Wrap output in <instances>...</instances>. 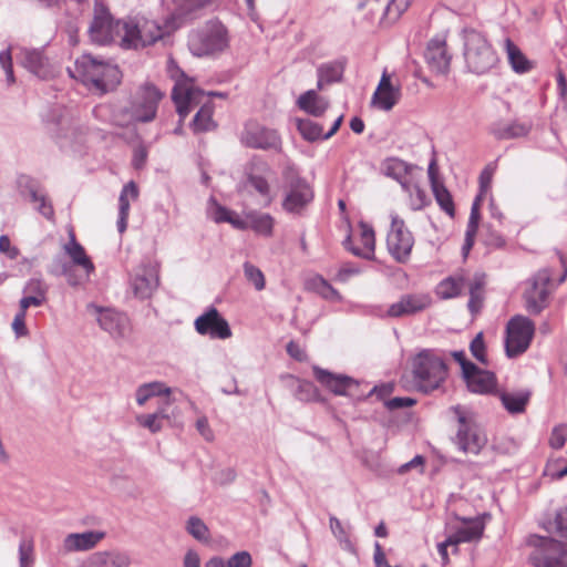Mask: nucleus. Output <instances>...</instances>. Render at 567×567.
I'll return each instance as SVG.
<instances>
[{
    "label": "nucleus",
    "mask_w": 567,
    "mask_h": 567,
    "mask_svg": "<svg viewBox=\"0 0 567 567\" xmlns=\"http://www.w3.org/2000/svg\"><path fill=\"white\" fill-rule=\"evenodd\" d=\"M105 537L104 532L90 530L84 533L69 534L63 540V547L66 551L90 550Z\"/></svg>",
    "instance_id": "c85d7f7f"
},
{
    "label": "nucleus",
    "mask_w": 567,
    "mask_h": 567,
    "mask_svg": "<svg viewBox=\"0 0 567 567\" xmlns=\"http://www.w3.org/2000/svg\"><path fill=\"white\" fill-rule=\"evenodd\" d=\"M109 566L111 567H128L131 564L130 556L124 551L110 550Z\"/></svg>",
    "instance_id": "680f3d73"
},
{
    "label": "nucleus",
    "mask_w": 567,
    "mask_h": 567,
    "mask_svg": "<svg viewBox=\"0 0 567 567\" xmlns=\"http://www.w3.org/2000/svg\"><path fill=\"white\" fill-rule=\"evenodd\" d=\"M486 275L484 272L477 271L473 276H468L462 270L441 280L436 286L435 293L440 299L447 300L461 296L463 290L467 288L470 295L468 311L472 315H477L483 308Z\"/></svg>",
    "instance_id": "7ed1b4c3"
},
{
    "label": "nucleus",
    "mask_w": 567,
    "mask_h": 567,
    "mask_svg": "<svg viewBox=\"0 0 567 567\" xmlns=\"http://www.w3.org/2000/svg\"><path fill=\"white\" fill-rule=\"evenodd\" d=\"M194 326L197 333L208 336L210 339L225 340L233 334L228 321L214 306H210L203 315L197 317Z\"/></svg>",
    "instance_id": "6ab92c4d"
},
{
    "label": "nucleus",
    "mask_w": 567,
    "mask_h": 567,
    "mask_svg": "<svg viewBox=\"0 0 567 567\" xmlns=\"http://www.w3.org/2000/svg\"><path fill=\"white\" fill-rule=\"evenodd\" d=\"M123 29H126L124 38H122V48L137 49L155 43L162 39L165 32H169L153 20L145 18L125 19Z\"/></svg>",
    "instance_id": "9d476101"
},
{
    "label": "nucleus",
    "mask_w": 567,
    "mask_h": 567,
    "mask_svg": "<svg viewBox=\"0 0 567 567\" xmlns=\"http://www.w3.org/2000/svg\"><path fill=\"white\" fill-rule=\"evenodd\" d=\"M483 535V526L478 524H474L471 526L460 527L450 535V542L454 543V546L460 545L461 543H471L474 540H478Z\"/></svg>",
    "instance_id": "79ce46f5"
},
{
    "label": "nucleus",
    "mask_w": 567,
    "mask_h": 567,
    "mask_svg": "<svg viewBox=\"0 0 567 567\" xmlns=\"http://www.w3.org/2000/svg\"><path fill=\"white\" fill-rule=\"evenodd\" d=\"M19 61L24 69L39 79L47 80L54 74L53 69L42 50L22 49L20 51Z\"/></svg>",
    "instance_id": "393cba45"
},
{
    "label": "nucleus",
    "mask_w": 567,
    "mask_h": 567,
    "mask_svg": "<svg viewBox=\"0 0 567 567\" xmlns=\"http://www.w3.org/2000/svg\"><path fill=\"white\" fill-rule=\"evenodd\" d=\"M414 245L412 233L405 227L404 220L392 216L391 229L386 236V247L390 255L400 264L410 259Z\"/></svg>",
    "instance_id": "4468645a"
},
{
    "label": "nucleus",
    "mask_w": 567,
    "mask_h": 567,
    "mask_svg": "<svg viewBox=\"0 0 567 567\" xmlns=\"http://www.w3.org/2000/svg\"><path fill=\"white\" fill-rule=\"evenodd\" d=\"M185 529L198 542L207 543L209 540V529L204 520L197 516H190L187 519Z\"/></svg>",
    "instance_id": "49530a36"
},
{
    "label": "nucleus",
    "mask_w": 567,
    "mask_h": 567,
    "mask_svg": "<svg viewBox=\"0 0 567 567\" xmlns=\"http://www.w3.org/2000/svg\"><path fill=\"white\" fill-rule=\"evenodd\" d=\"M240 142L250 148L275 152L281 151V138L277 131L255 121H249L245 124L240 133Z\"/></svg>",
    "instance_id": "ddd939ff"
},
{
    "label": "nucleus",
    "mask_w": 567,
    "mask_h": 567,
    "mask_svg": "<svg viewBox=\"0 0 567 567\" xmlns=\"http://www.w3.org/2000/svg\"><path fill=\"white\" fill-rule=\"evenodd\" d=\"M87 310L97 315L100 328L106 331L114 339H123L130 330L128 317L120 311L110 308H102L95 303H89Z\"/></svg>",
    "instance_id": "f3484780"
},
{
    "label": "nucleus",
    "mask_w": 567,
    "mask_h": 567,
    "mask_svg": "<svg viewBox=\"0 0 567 567\" xmlns=\"http://www.w3.org/2000/svg\"><path fill=\"white\" fill-rule=\"evenodd\" d=\"M530 131V125L514 121L507 124H499L493 128V134L498 140H509L526 136Z\"/></svg>",
    "instance_id": "58836bf2"
},
{
    "label": "nucleus",
    "mask_w": 567,
    "mask_h": 567,
    "mask_svg": "<svg viewBox=\"0 0 567 567\" xmlns=\"http://www.w3.org/2000/svg\"><path fill=\"white\" fill-rule=\"evenodd\" d=\"M528 544L534 547L528 560L535 567H567V544L551 537L532 535Z\"/></svg>",
    "instance_id": "6e6552de"
},
{
    "label": "nucleus",
    "mask_w": 567,
    "mask_h": 567,
    "mask_svg": "<svg viewBox=\"0 0 567 567\" xmlns=\"http://www.w3.org/2000/svg\"><path fill=\"white\" fill-rule=\"evenodd\" d=\"M555 532L567 539V507L559 508L555 514Z\"/></svg>",
    "instance_id": "4d7b16f0"
},
{
    "label": "nucleus",
    "mask_w": 567,
    "mask_h": 567,
    "mask_svg": "<svg viewBox=\"0 0 567 567\" xmlns=\"http://www.w3.org/2000/svg\"><path fill=\"white\" fill-rule=\"evenodd\" d=\"M482 240L486 247L492 249L503 248L506 244V240L503 237V235L494 230L491 226L484 227Z\"/></svg>",
    "instance_id": "603ef678"
},
{
    "label": "nucleus",
    "mask_w": 567,
    "mask_h": 567,
    "mask_svg": "<svg viewBox=\"0 0 567 567\" xmlns=\"http://www.w3.org/2000/svg\"><path fill=\"white\" fill-rule=\"evenodd\" d=\"M329 523H330L331 533L339 540L342 548L348 551L353 553L354 546H353L352 542L350 540L342 523L336 516H330Z\"/></svg>",
    "instance_id": "de8ad7c7"
},
{
    "label": "nucleus",
    "mask_w": 567,
    "mask_h": 567,
    "mask_svg": "<svg viewBox=\"0 0 567 567\" xmlns=\"http://www.w3.org/2000/svg\"><path fill=\"white\" fill-rule=\"evenodd\" d=\"M567 441V429L565 426H556L551 431L549 445L553 449L559 450L561 449Z\"/></svg>",
    "instance_id": "bf43d9fd"
},
{
    "label": "nucleus",
    "mask_w": 567,
    "mask_h": 567,
    "mask_svg": "<svg viewBox=\"0 0 567 567\" xmlns=\"http://www.w3.org/2000/svg\"><path fill=\"white\" fill-rule=\"evenodd\" d=\"M361 241L363 247L353 246L350 248V251L357 256L364 259H371L374 255V231L372 228H369L365 224H361Z\"/></svg>",
    "instance_id": "ea45409f"
},
{
    "label": "nucleus",
    "mask_w": 567,
    "mask_h": 567,
    "mask_svg": "<svg viewBox=\"0 0 567 567\" xmlns=\"http://www.w3.org/2000/svg\"><path fill=\"white\" fill-rule=\"evenodd\" d=\"M535 323L525 316L516 315L506 324L505 353L508 358L523 354L530 346Z\"/></svg>",
    "instance_id": "f8f14e48"
},
{
    "label": "nucleus",
    "mask_w": 567,
    "mask_h": 567,
    "mask_svg": "<svg viewBox=\"0 0 567 567\" xmlns=\"http://www.w3.org/2000/svg\"><path fill=\"white\" fill-rule=\"evenodd\" d=\"M171 73L172 78L175 79V85L172 90V100L176 105L181 121H183L194 107L200 106L190 123L193 132L198 134L215 130L217 124L213 120L214 104L208 100V96L224 97L225 94L218 92L206 94L203 90L196 87L193 80L177 66L174 71L172 70Z\"/></svg>",
    "instance_id": "f257e3e1"
},
{
    "label": "nucleus",
    "mask_w": 567,
    "mask_h": 567,
    "mask_svg": "<svg viewBox=\"0 0 567 567\" xmlns=\"http://www.w3.org/2000/svg\"><path fill=\"white\" fill-rule=\"evenodd\" d=\"M412 0H390L381 18L382 23L393 24L409 9Z\"/></svg>",
    "instance_id": "37998d69"
},
{
    "label": "nucleus",
    "mask_w": 567,
    "mask_h": 567,
    "mask_svg": "<svg viewBox=\"0 0 567 567\" xmlns=\"http://www.w3.org/2000/svg\"><path fill=\"white\" fill-rule=\"evenodd\" d=\"M313 199L312 188L306 183L292 186L282 202L285 210L300 213Z\"/></svg>",
    "instance_id": "cd10ccee"
},
{
    "label": "nucleus",
    "mask_w": 567,
    "mask_h": 567,
    "mask_svg": "<svg viewBox=\"0 0 567 567\" xmlns=\"http://www.w3.org/2000/svg\"><path fill=\"white\" fill-rule=\"evenodd\" d=\"M470 350L472 355L481 363L487 364L485 354V342L483 339V332H478L470 343Z\"/></svg>",
    "instance_id": "864d4df0"
},
{
    "label": "nucleus",
    "mask_w": 567,
    "mask_h": 567,
    "mask_svg": "<svg viewBox=\"0 0 567 567\" xmlns=\"http://www.w3.org/2000/svg\"><path fill=\"white\" fill-rule=\"evenodd\" d=\"M171 389L166 388L164 383L161 382H152L145 383L137 388L136 390V402L138 405H144L153 396H158L162 394H169Z\"/></svg>",
    "instance_id": "a19ab883"
},
{
    "label": "nucleus",
    "mask_w": 567,
    "mask_h": 567,
    "mask_svg": "<svg viewBox=\"0 0 567 567\" xmlns=\"http://www.w3.org/2000/svg\"><path fill=\"white\" fill-rule=\"evenodd\" d=\"M317 290L326 299H340L339 292L322 277L318 278Z\"/></svg>",
    "instance_id": "0e129e2a"
},
{
    "label": "nucleus",
    "mask_w": 567,
    "mask_h": 567,
    "mask_svg": "<svg viewBox=\"0 0 567 567\" xmlns=\"http://www.w3.org/2000/svg\"><path fill=\"white\" fill-rule=\"evenodd\" d=\"M424 56L432 72L446 74L450 71L451 55L447 53L444 40L432 39L426 47Z\"/></svg>",
    "instance_id": "a878e982"
},
{
    "label": "nucleus",
    "mask_w": 567,
    "mask_h": 567,
    "mask_svg": "<svg viewBox=\"0 0 567 567\" xmlns=\"http://www.w3.org/2000/svg\"><path fill=\"white\" fill-rule=\"evenodd\" d=\"M463 379L470 392L475 394H492L496 390L497 380L493 372L483 370L476 364H467Z\"/></svg>",
    "instance_id": "412c9836"
},
{
    "label": "nucleus",
    "mask_w": 567,
    "mask_h": 567,
    "mask_svg": "<svg viewBox=\"0 0 567 567\" xmlns=\"http://www.w3.org/2000/svg\"><path fill=\"white\" fill-rule=\"evenodd\" d=\"M138 195V186L133 179L125 184L121 190L118 197V219L116 223L117 230L120 234H123L127 228V219L130 215L131 203L137 200Z\"/></svg>",
    "instance_id": "bb28decb"
},
{
    "label": "nucleus",
    "mask_w": 567,
    "mask_h": 567,
    "mask_svg": "<svg viewBox=\"0 0 567 567\" xmlns=\"http://www.w3.org/2000/svg\"><path fill=\"white\" fill-rule=\"evenodd\" d=\"M55 125L59 130L58 137H68L70 132L74 128L73 120L64 114L59 115Z\"/></svg>",
    "instance_id": "e2e57ef3"
},
{
    "label": "nucleus",
    "mask_w": 567,
    "mask_h": 567,
    "mask_svg": "<svg viewBox=\"0 0 567 567\" xmlns=\"http://www.w3.org/2000/svg\"><path fill=\"white\" fill-rule=\"evenodd\" d=\"M400 99V85H393L390 74L384 70L371 97V105L381 111L389 112L399 103Z\"/></svg>",
    "instance_id": "4be33fe9"
},
{
    "label": "nucleus",
    "mask_w": 567,
    "mask_h": 567,
    "mask_svg": "<svg viewBox=\"0 0 567 567\" xmlns=\"http://www.w3.org/2000/svg\"><path fill=\"white\" fill-rule=\"evenodd\" d=\"M499 399L504 408L512 414L523 413L530 399L529 391H519L516 393L502 392Z\"/></svg>",
    "instance_id": "e433bc0d"
},
{
    "label": "nucleus",
    "mask_w": 567,
    "mask_h": 567,
    "mask_svg": "<svg viewBox=\"0 0 567 567\" xmlns=\"http://www.w3.org/2000/svg\"><path fill=\"white\" fill-rule=\"evenodd\" d=\"M464 60L470 72L482 75L498 63V55L486 37L476 30L464 31Z\"/></svg>",
    "instance_id": "39448f33"
},
{
    "label": "nucleus",
    "mask_w": 567,
    "mask_h": 567,
    "mask_svg": "<svg viewBox=\"0 0 567 567\" xmlns=\"http://www.w3.org/2000/svg\"><path fill=\"white\" fill-rule=\"evenodd\" d=\"M249 229L256 234L269 237L272 235L275 220L270 214L251 210L247 213Z\"/></svg>",
    "instance_id": "4c0bfd02"
},
{
    "label": "nucleus",
    "mask_w": 567,
    "mask_h": 567,
    "mask_svg": "<svg viewBox=\"0 0 567 567\" xmlns=\"http://www.w3.org/2000/svg\"><path fill=\"white\" fill-rule=\"evenodd\" d=\"M457 420L458 429L455 443L464 453L478 454L486 443L485 435L481 432L474 415L461 405L450 408Z\"/></svg>",
    "instance_id": "1a4fd4ad"
},
{
    "label": "nucleus",
    "mask_w": 567,
    "mask_h": 567,
    "mask_svg": "<svg viewBox=\"0 0 567 567\" xmlns=\"http://www.w3.org/2000/svg\"><path fill=\"white\" fill-rule=\"evenodd\" d=\"M297 105L301 111L319 117L329 109L330 103L326 97L319 95L316 90H308L298 97Z\"/></svg>",
    "instance_id": "7c9ffc66"
},
{
    "label": "nucleus",
    "mask_w": 567,
    "mask_h": 567,
    "mask_svg": "<svg viewBox=\"0 0 567 567\" xmlns=\"http://www.w3.org/2000/svg\"><path fill=\"white\" fill-rule=\"evenodd\" d=\"M444 179H430L431 188L440 208L450 217L455 216V206L450 190L443 183Z\"/></svg>",
    "instance_id": "c9c22d12"
},
{
    "label": "nucleus",
    "mask_w": 567,
    "mask_h": 567,
    "mask_svg": "<svg viewBox=\"0 0 567 567\" xmlns=\"http://www.w3.org/2000/svg\"><path fill=\"white\" fill-rule=\"evenodd\" d=\"M523 285L522 299L525 310L532 316L540 315L549 306L551 270L542 268Z\"/></svg>",
    "instance_id": "0eeeda50"
},
{
    "label": "nucleus",
    "mask_w": 567,
    "mask_h": 567,
    "mask_svg": "<svg viewBox=\"0 0 567 567\" xmlns=\"http://www.w3.org/2000/svg\"><path fill=\"white\" fill-rule=\"evenodd\" d=\"M159 414H141L136 416L138 425L150 430L152 433H157L163 429V422L158 420Z\"/></svg>",
    "instance_id": "5fc2aeb1"
},
{
    "label": "nucleus",
    "mask_w": 567,
    "mask_h": 567,
    "mask_svg": "<svg viewBox=\"0 0 567 567\" xmlns=\"http://www.w3.org/2000/svg\"><path fill=\"white\" fill-rule=\"evenodd\" d=\"M414 404H416V400L409 398V396H404V398L396 396V398L388 399L384 402V405L389 411H395V410H400V409H404V408H410V406H413Z\"/></svg>",
    "instance_id": "13d9d810"
},
{
    "label": "nucleus",
    "mask_w": 567,
    "mask_h": 567,
    "mask_svg": "<svg viewBox=\"0 0 567 567\" xmlns=\"http://www.w3.org/2000/svg\"><path fill=\"white\" fill-rule=\"evenodd\" d=\"M346 65L344 58L322 63L317 68V76L327 80V84L339 83L343 79Z\"/></svg>",
    "instance_id": "f704fd0d"
},
{
    "label": "nucleus",
    "mask_w": 567,
    "mask_h": 567,
    "mask_svg": "<svg viewBox=\"0 0 567 567\" xmlns=\"http://www.w3.org/2000/svg\"><path fill=\"white\" fill-rule=\"evenodd\" d=\"M63 250L71 258L73 265L84 269L86 278L94 272V264L86 255L84 247L78 243L73 230H70L69 241L63 246Z\"/></svg>",
    "instance_id": "c756f323"
},
{
    "label": "nucleus",
    "mask_w": 567,
    "mask_h": 567,
    "mask_svg": "<svg viewBox=\"0 0 567 567\" xmlns=\"http://www.w3.org/2000/svg\"><path fill=\"white\" fill-rule=\"evenodd\" d=\"M230 209L220 205L214 196H210L207 203V215L217 224L226 223L230 215Z\"/></svg>",
    "instance_id": "09e8293b"
},
{
    "label": "nucleus",
    "mask_w": 567,
    "mask_h": 567,
    "mask_svg": "<svg viewBox=\"0 0 567 567\" xmlns=\"http://www.w3.org/2000/svg\"><path fill=\"white\" fill-rule=\"evenodd\" d=\"M412 374L415 388L430 393L445 381L447 365L435 350L423 349L412 359Z\"/></svg>",
    "instance_id": "20e7f679"
},
{
    "label": "nucleus",
    "mask_w": 567,
    "mask_h": 567,
    "mask_svg": "<svg viewBox=\"0 0 567 567\" xmlns=\"http://www.w3.org/2000/svg\"><path fill=\"white\" fill-rule=\"evenodd\" d=\"M505 51L514 72L523 74L533 69V62L525 56L522 50L509 38L505 40Z\"/></svg>",
    "instance_id": "72a5a7b5"
},
{
    "label": "nucleus",
    "mask_w": 567,
    "mask_h": 567,
    "mask_svg": "<svg viewBox=\"0 0 567 567\" xmlns=\"http://www.w3.org/2000/svg\"><path fill=\"white\" fill-rule=\"evenodd\" d=\"M12 330L18 338L28 336L29 331L25 326V313L23 310H19L12 321Z\"/></svg>",
    "instance_id": "338daca9"
},
{
    "label": "nucleus",
    "mask_w": 567,
    "mask_h": 567,
    "mask_svg": "<svg viewBox=\"0 0 567 567\" xmlns=\"http://www.w3.org/2000/svg\"><path fill=\"white\" fill-rule=\"evenodd\" d=\"M316 380L336 395H347L355 400L363 399L359 392L360 382L344 374H334L320 367L312 369Z\"/></svg>",
    "instance_id": "2eb2a0df"
},
{
    "label": "nucleus",
    "mask_w": 567,
    "mask_h": 567,
    "mask_svg": "<svg viewBox=\"0 0 567 567\" xmlns=\"http://www.w3.org/2000/svg\"><path fill=\"white\" fill-rule=\"evenodd\" d=\"M297 128L301 136L308 142L323 140L322 126L310 118H300L297 121Z\"/></svg>",
    "instance_id": "c03bdc74"
},
{
    "label": "nucleus",
    "mask_w": 567,
    "mask_h": 567,
    "mask_svg": "<svg viewBox=\"0 0 567 567\" xmlns=\"http://www.w3.org/2000/svg\"><path fill=\"white\" fill-rule=\"evenodd\" d=\"M244 274L246 279L254 285L256 290L260 291L265 288V276L258 267L247 261L244 264Z\"/></svg>",
    "instance_id": "8fccbe9b"
},
{
    "label": "nucleus",
    "mask_w": 567,
    "mask_h": 567,
    "mask_svg": "<svg viewBox=\"0 0 567 567\" xmlns=\"http://www.w3.org/2000/svg\"><path fill=\"white\" fill-rule=\"evenodd\" d=\"M162 97L163 93L156 86L151 83L143 84L133 103V118L142 123L153 121Z\"/></svg>",
    "instance_id": "dca6fc26"
},
{
    "label": "nucleus",
    "mask_w": 567,
    "mask_h": 567,
    "mask_svg": "<svg viewBox=\"0 0 567 567\" xmlns=\"http://www.w3.org/2000/svg\"><path fill=\"white\" fill-rule=\"evenodd\" d=\"M226 27L217 21H208L203 28L188 35V48L195 56H207L224 51L228 47Z\"/></svg>",
    "instance_id": "423d86ee"
},
{
    "label": "nucleus",
    "mask_w": 567,
    "mask_h": 567,
    "mask_svg": "<svg viewBox=\"0 0 567 567\" xmlns=\"http://www.w3.org/2000/svg\"><path fill=\"white\" fill-rule=\"evenodd\" d=\"M158 287V274L152 266L142 265L136 268L131 279V288L138 299H147Z\"/></svg>",
    "instance_id": "b1692460"
},
{
    "label": "nucleus",
    "mask_w": 567,
    "mask_h": 567,
    "mask_svg": "<svg viewBox=\"0 0 567 567\" xmlns=\"http://www.w3.org/2000/svg\"><path fill=\"white\" fill-rule=\"evenodd\" d=\"M73 265L69 264L63 257L61 256H56L50 268H49V271L50 274L54 275V276H64V275H68L70 272V269Z\"/></svg>",
    "instance_id": "052dcab7"
},
{
    "label": "nucleus",
    "mask_w": 567,
    "mask_h": 567,
    "mask_svg": "<svg viewBox=\"0 0 567 567\" xmlns=\"http://www.w3.org/2000/svg\"><path fill=\"white\" fill-rule=\"evenodd\" d=\"M0 252L7 255L11 260H14L20 255L18 247L12 246L10 238L7 235L0 236Z\"/></svg>",
    "instance_id": "69168bd1"
},
{
    "label": "nucleus",
    "mask_w": 567,
    "mask_h": 567,
    "mask_svg": "<svg viewBox=\"0 0 567 567\" xmlns=\"http://www.w3.org/2000/svg\"><path fill=\"white\" fill-rule=\"evenodd\" d=\"M70 74L81 80L86 85L101 94L113 91L122 79V73L117 65L97 60L91 54L81 55L74 63V69H69Z\"/></svg>",
    "instance_id": "f03ea898"
},
{
    "label": "nucleus",
    "mask_w": 567,
    "mask_h": 567,
    "mask_svg": "<svg viewBox=\"0 0 567 567\" xmlns=\"http://www.w3.org/2000/svg\"><path fill=\"white\" fill-rule=\"evenodd\" d=\"M431 303L432 299L427 293H406L388 308L386 315L391 318L413 316L429 308Z\"/></svg>",
    "instance_id": "5701e85b"
},
{
    "label": "nucleus",
    "mask_w": 567,
    "mask_h": 567,
    "mask_svg": "<svg viewBox=\"0 0 567 567\" xmlns=\"http://www.w3.org/2000/svg\"><path fill=\"white\" fill-rule=\"evenodd\" d=\"M125 20H114L103 4H95L94 17L89 28L90 38L97 44L117 42L122 47V38L126 29H123Z\"/></svg>",
    "instance_id": "9b49d317"
},
{
    "label": "nucleus",
    "mask_w": 567,
    "mask_h": 567,
    "mask_svg": "<svg viewBox=\"0 0 567 567\" xmlns=\"http://www.w3.org/2000/svg\"><path fill=\"white\" fill-rule=\"evenodd\" d=\"M173 2L174 11L166 20L168 31L179 28L186 21L199 18L209 0H173Z\"/></svg>",
    "instance_id": "aec40b11"
},
{
    "label": "nucleus",
    "mask_w": 567,
    "mask_h": 567,
    "mask_svg": "<svg viewBox=\"0 0 567 567\" xmlns=\"http://www.w3.org/2000/svg\"><path fill=\"white\" fill-rule=\"evenodd\" d=\"M16 189L24 202L37 204L41 199V205L34 206V209L48 220L54 218V208L47 190L34 179H18Z\"/></svg>",
    "instance_id": "a211bd4d"
},
{
    "label": "nucleus",
    "mask_w": 567,
    "mask_h": 567,
    "mask_svg": "<svg viewBox=\"0 0 567 567\" xmlns=\"http://www.w3.org/2000/svg\"><path fill=\"white\" fill-rule=\"evenodd\" d=\"M293 395L300 402L321 401L317 386L311 381L307 380H298V385L293 391Z\"/></svg>",
    "instance_id": "a18cd8bd"
},
{
    "label": "nucleus",
    "mask_w": 567,
    "mask_h": 567,
    "mask_svg": "<svg viewBox=\"0 0 567 567\" xmlns=\"http://www.w3.org/2000/svg\"><path fill=\"white\" fill-rule=\"evenodd\" d=\"M226 565L227 567H251L252 558L247 550H241L231 555Z\"/></svg>",
    "instance_id": "6e6d98bb"
},
{
    "label": "nucleus",
    "mask_w": 567,
    "mask_h": 567,
    "mask_svg": "<svg viewBox=\"0 0 567 567\" xmlns=\"http://www.w3.org/2000/svg\"><path fill=\"white\" fill-rule=\"evenodd\" d=\"M423 172L422 167L409 164L399 157H388L381 164V173L385 177H413Z\"/></svg>",
    "instance_id": "2f4dec72"
},
{
    "label": "nucleus",
    "mask_w": 567,
    "mask_h": 567,
    "mask_svg": "<svg viewBox=\"0 0 567 567\" xmlns=\"http://www.w3.org/2000/svg\"><path fill=\"white\" fill-rule=\"evenodd\" d=\"M402 189L409 195V205L412 210H420L430 204L426 190L415 179H396Z\"/></svg>",
    "instance_id": "473e14b6"
},
{
    "label": "nucleus",
    "mask_w": 567,
    "mask_h": 567,
    "mask_svg": "<svg viewBox=\"0 0 567 567\" xmlns=\"http://www.w3.org/2000/svg\"><path fill=\"white\" fill-rule=\"evenodd\" d=\"M33 561V542L23 538L19 544V565L20 567H32Z\"/></svg>",
    "instance_id": "3c124183"
},
{
    "label": "nucleus",
    "mask_w": 567,
    "mask_h": 567,
    "mask_svg": "<svg viewBox=\"0 0 567 567\" xmlns=\"http://www.w3.org/2000/svg\"><path fill=\"white\" fill-rule=\"evenodd\" d=\"M47 290L45 285L40 279H30L23 289L24 292H30L35 297H45Z\"/></svg>",
    "instance_id": "774afa93"
}]
</instances>
